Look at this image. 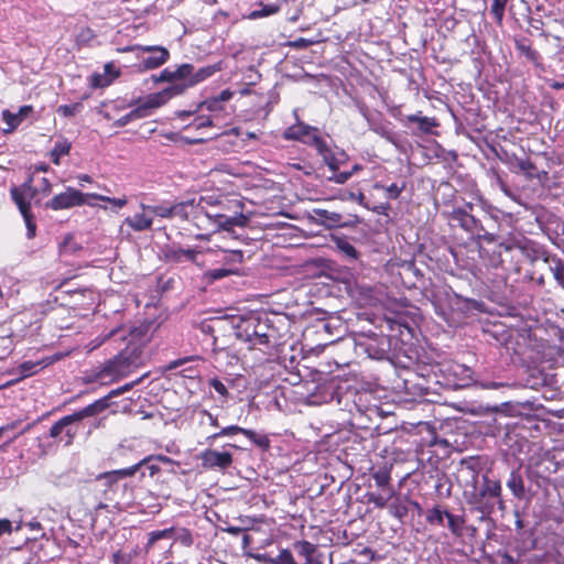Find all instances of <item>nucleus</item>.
Masks as SVG:
<instances>
[{
  "label": "nucleus",
  "instance_id": "nucleus-27",
  "mask_svg": "<svg viewBox=\"0 0 564 564\" xmlns=\"http://www.w3.org/2000/svg\"><path fill=\"white\" fill-rule=\"evenodd\" d=\"M238 268H217L208 270L204 273V280L208 283H214L215 281L221 280L224 278L238 274Z\"/></svg>",
  "mask_w": 564,
  "mask_h": 564
},
{
  "label": "nucleus",
  "instance_id": "nucleus-18",
  "mask_svg": "<svg viewBox=\"0 0 564 564\" xmlns=\"http://www.w3.org/2000/svg\"><path fill=\"white\" fill-rule=\"evenodd\" d=\"M313 213L315 215L316 220L327 228L348 227L358 223L357 216H354L352 220L346 221L343 220L341 214L323 208H315L313 209Z\"/></svg>",
  "mask_w": 564,
  "mask_h": 564
},
{
  "label": "nucleus",
  "instance_id": "nucleus-42",
  "mask_svg": "<svg viewBox=\"0 0 564 564\" xmlns=\"http://www.w3.org/2000/svg\"><path fill=\"white\" fill-rule=\"evenodd\" d=\"M317 152L323 156L325 163L327 166L336 172L339 169L338 160L335 158L334 153L332 152L330 148L325 142V148H315Z\"/></svg>",
  "mask_w": 564,
  "mask_h": 564
},
{
  "label": "nucleus",
  "instance_id": "nucleus-4",
  "mask_svg": "<svg viewBox=\"0 0 564 564\" xmlns=\"http://www.w3.org/2000/svg\"><path fill=\"white\" fill-rule=\"evenodd\" d=\"M503 252L511 254V257H513L514 253H520L531 258L532 253H536V250L534 248V243L525 237L512 238L508 241L499 242L492 246V248H488L484 245H480L479 247L480 259L490 268L505 265L506 259L502 257Z\"/></svg>",
  "mask_w": 564,
  "mask_h": 564
},
{
  "label": "nucleus",
  "instance_id": "nucleus-54",
  "mask_svg": "<svg viewBox=\"0 0 564 564\" xmlns=\"http://www.w3.org/2000/svg\"><path fill=\"white\" fill-rule=\"evenodd\" d=\"M82 104L61 105L57 112L64 117H72L82 109Z\"/></svg>",
  "mask_w": 564,
  "mask_h": 564
},
{
  "label": "nucleus",
  "instance_id": "nucleus-40",
  "mask_svg": "<svg viewBox=\"0 0 564 564\" xmlns=\"http://www.w3.org/2000/svg\"><path fill=\"white\" fill-rule=\"evenodd\" d=\"M509 0H492L490 13L498 26H502L506 7Z\"/></svg>",
  "mask_w": 564,
  "mask_h": 564
},
{
  "label": "nucleus",
  "instance_id": "nucleus-24",
  "mask_svg": "<svg viewBox=\"0 0 564 564\" xmlns=\"http://www.w3.org/2000/svg\"><path fill=\"white\" fill-rule=\"evenodd\" d=\"M421 111L415 115L406 116L408 122L417 123L419 129L424 133H431L432 128L438 127V121L435 118L422 117Z\"/></svg>",
  "mask_w": 564,
  "mask_h": 564
},
{
  "label": "nucleus",
  "instance_id": "nucleus-60",
  "mask_svg": "<svg viewBox=\"0 0 564 564\" xmlns=\"http://www.w3.org/2000/svg\"><path fill=\"white\" fill-rule=\"evenodd\" d=\"M351 177V173L346 172H338L337 171L328 177L329 181L336 183V184H344Z\"/></svg>",
  "mask_w": 564,
  "mask_h": 564
},
{
  "label": "nucleus",
  "instance_id": "nucleus-35",
  "mask_svg": "<svg viewBox=\"0 0 564 564\" xmlns=\"http://www.w3.org/2000/svg\"><path fill=\"white\" fill-rule=\"evenodd\" d=\"M335 246L349 260L358 259L359 253L357 249L347 240V238H336Z\"/></svg>",
  "mask_w": 564,
  "mask_h": 564
},
{
  "label": "nucleus",
  "instance_id": "nucleus-15",
  "mask_svg": "<svg viewBox=\"0 0 564 564\" xmlns=\"http://www.w3.org/2000/svg\"><path fill=\"white\" fill-rule=\"evenodd\" d=\"M202 466L205 469L226 470L234 463L232 454L229 452H218L216 449H205L200 454Z\"/></svg>",
  "mask_w": 564,
  "mask_h": 564
},
{
  "label": "nucleus",
  "instance_id": "nucleus-31",
  "mask_svg": "<svg viewBox=\"0 0 564 564\" xmlns=\"http://www.w3.org/2000/svg\"><path fill=\"white\" fill-rule=\"evenodd\" d=\"M376 485L382 490H389L391 486V470L387 466L380 467L372 474Z\"/></svg>",
  "mask_w": 564,
  "mask_h": 564
},
{
  "label": "nucleus",
  "instance_id": "nucleus-8",
  "mask_svg": "<svg viewBox=\"0 0 564 564\" xmlns=\"http://www.w3.org/2000/svg\"><path fill=\"white\" fill-rule=\"evenodd\" d=\"M80 429L82 423L73 412L72 414L61 417L51 426L48 437L53 438L57 444L70 446L74 444Z\"/></svg>",
  "mask_w": 564,
  "mask_h": 564
},
{
  "label": "nucleus",
  "instance_id": "nucleus-14",
  "mask_svg": "<svg viewBox=\"0 0 564 564\" xmlns=\"http://www.w3.org/2000/svg\"><path fill=\"white\" fill-rule=\"evenodd\" d=\"M10 197L12 202L17 205L19 212L21 213L23 220L26 226V237L29 239H33L36 236V221L35 216L32 213L31 202L26 198H22L18 189L10 188Z\"/></svg>",
  "mask_w": 564,
  "mask_h": 564
},
{
  "label": "nucleus",
  "instance_id": "nucleus-13",
  "mask_svg": "<svg viewBox=\"0 0 564 564\" xmlns=\"http://www.w3.org/2000/svg\"><path fill=\"white\" fill-rule=\"evenodd\" d=\"M171 210L172 219L193 220L198 228L203 227V207L200 200L197 204H195L194 200L174 203L171 204Z\"/></svg>",
  "mask_w": 564,
  "mask_h": 564
},
{
  "label": "nucleus",
  "instance_id": "nucleus-64",
  "mask_svg": "<svg viewBox=\"0 0 564 564\" xmlns=\"http://www.w3.org/2000/svg\"><path fill=\"white\" fill-rule=\"evenodd\" d=\"M12 532V523L9 519H0V536Z\"/></svg>",
  "mask_w": 564,
  "mask_h": 564
},
{
  "label": "nucleus",
  "instance_id": "nucleus-7",
  "mask_svg": "<svg viewBox=\"0 0 564 564\" xmlns=\"http://www.w3.org/2000/svg\"><path fill=\"white\" fill-rule=\"evenodd\" d=\"M90 194L91 193H83L73 186H67L64 192L54 195L50 200H47L44 204V207L54 212L70 209L84 205L94 207L95 204L89 202V199H91V197H89Z\"/></svg>",
  "mask_w": 564,
  "mask_h": 564
},
{
  "label": "nucleus",
  "instance_id": "nucleus-9",
  "mask_svg": "<svg viewBox=\"0 0 564 564\" xmlns=\"http://www.w3.org/2000/svg\"><path fill=\"white\" fill-rule=\"evenodd\" d=\"M142 51L144 53H149L150 55L143 57L138 65L140 72L152 70L164 65L171 57L170 51L161 45H130L122 48H119V52H133V51Z\"/></svg>",
  "mask_w": 564,
  "mask_h": 564
},
{
  "label": "nucleus",
  "instance_id": "nucleus-19",
  "mask_svg": "<svg viewBox=\"0 0 564 564\" xmlns=\"http://www.w3.org/2000/svg\"><path fill=\"white\" fill-rule=\"evenodd\" d=\"M232 96L234 93L230 89H224L218 96L204 100L199 107H205L208 111L218 113L224 111V102L230 100Z\"/></svg>",
  "mask_w": 564,
  "mask_h": 564
},
{
  "label": "nucleus",
  "instance_id": "nucleus-32",
  "mask_svg": "<svg viewBox=\"0 0 564 564\" xmlns=\"http://www.w3.org/2000/svg\"><path fill=\"white\" fill-rule=\"evenodd\" d=\"M387 495L376 494V492H367L365 495L368 503H373L377 508L383 509L388 506V501L394 494L393 488H389V490H384Z\"/></svg>",
  "mask_w": 564,
  "mask_h": 564
},
{
  "label": "nucleus",
  "instance_id": "nucleus-61",
  "mask_svg": "<svg viewBox=\"0 0 564 564\" xmlns=\"http://www.w3.org/2000/svg\"><path fill=\"white\" fill-rule=\"evenodd\" d=\"M130 330H127L123 326L116 327L111 329L104 338V340L109 339L111 337L118 336L121 339H126L127 334H130Z\"/></svg>",
  "mask_w": 564,
  "mask_h": 564
},
{
  "label": "nucleus",
  "instance_id": "nucleus-5",
  "mask_svg": "<svg viewBox=\"0 0 564 564\" xmlns=\"http://www.w3.org/2000/svg\"><path fill=\"white\" fill-rule=\"evenodd\" d=\"M141 350L135 345H128L118 355L102 364L104 372L108 375V382H116L139 368Z\"/></svg>",
  "mask_w": 564,
  "mask_h": 564
},
{
  "label": "nucleus",
  "instance_id": "nucleus-1",
  "mask_svg": "<svg viewBox=\"0 0 564 564\" xmlns=\"http://www.w3.org/2000/svg\"><path fill=\"white\" fill-rule=\"evenodd\" d=\"M220 70V62L200 67L197 70L189 63L181 64L175 69L164 68L159 75H152V80L154 83H170V86L161 91L150 94L141 105L122 118L123 123L134 118L148 116L151 109L162 107L172 98L183 95L186 89L206 80Z\"/></svg>",
  "mask_w": 564,
  "mask_h": 564
},
{
  "label": "nucleus",
  "instance_id": "nucleus-29",
  "mask_svg": "<svg viewBox=\"0 0 564 564\" xmlns=\"http://www.w3.org/2000/svg\"><path fill=\"white\" fill-rule=\"evenodd\" d=\"M220 261L224 268H237L243 262V252L241 250H221Z\"/></svg>",
  "mask_w": 564,
  "mask_h": 564
},
{
  "label": "nucleus",
  "instance_id": "nucleus-63",
  "mask_svg": "<svg viewBox=\"0 0 564 564\" xmlns=\"http://www.w3.org/2000/svg\"><path fill=\"white\" fill-rule=\"evenodd\" d=\"M554 278L564 286V263L558 262L554 268Z\"/></svg>",
  "mask_w": 564,
  "mask_h": 564
},
{
  "label": "nucleus",
  "instance_id": "nucleus-39",
  "mask_svg": "<svg viewBox=\"0 0 564 564\" xmlns=\"http://www.w3.org/2000/svg\"><path fill=\"white\" fill-rule=\"evenodd\" d=\"M175 534V529L173 527L166 528L163 530L152 531L149 533V539L147 542V549L153 547V545L162 539H172Z\"/></svg>",
  "mask_w": 564,
  "mask_h": 564
},
{
  "label": "nucleus",
  "instance_id": "nucleus-41",
  "mask_svg": "<svg viewBox=\"0 0 564 564\" xmlns=\"http://www.w3.org/2000/svg\"><path fill=\"white\" fill-rule=\"evenodd\" d=\"M377 189H383L386 192V197L389 199H397L400 197L401 193L405 189V183L398 185L397 183H392L389 186H384L382 184L376 183L373 185Z\"/></svg>",
  "mask_w": 564,
  "mask_h": 564
},
{
  "label": "nucleus",
  "instance_id": "nucleus-56",
  "mask_svg": "<svg viewBox=\"0 0 564 564\" xmlns=\"http://www.w3.org/2000/svg\"><path fill=\"white\" fill-rule=\"evenodd\" d=\"M142 467H145L151 478L159 481L160 474L162 473V468L159 464L154 463L153 460H150L148 463H143Z\"/></svg>",
  "mask_w": 564,
  "mask_h": 564
},
{
  "label": "nucleus",
  "instance_id": "nucleus-33",
  "mask_svg": "<svg viewBox=\"0 0 564 564\" xmlns=\"http://www.w3.org/2000/svg\"><path fill=\"white\" fill-rule=\"evenodd\" d=\"M104 70H105L106 75L111 76V79L102 83L101 76L99 74H95L93 76V84L95 87H102V86L109 85L112 82V79L118 78L121 74L120 70L116 68V66L112 62L106 63L104 66Z\"/></svg>",
  "mask_w": 564,
  "mask_h": 564
},
{
  "label": "nucleus",
  "instance_id": "nucleus-30",
  "mask_svg": "<svg viewBox=\"0 0 564 564\" xmlns=\"http://www.w3.org/2000/svg\"><path fill=\"white\" fill-rule=\"evenodd\" d=\"M34 173H30L25 182L20 186H11V188L18 189L22 198H26L31 202L37 195V187L33 186Z\"/></svg>",
  "mask_w": 564,
  "mask_h": 564
},
{
  "label": "nucleus",
  "instance_id": "nucleus-22",
  "mask_svg": "<svg viewBox=\"0 0 564 564\" xmlns=\"http://www.w3.org/2000/svg\"><path fill=\"white\" fill-rule=\"evenodd\" d=\"M507 487L511 490L512 495L521 500L525 496L524 481L521 476L520 469H512L507 480Z\"/></svg>",
  "mask_w": 564,
  "mask_h": 564
},
{
  "label": "nucleus",
  "instance_id": "nucleus-55",
  "mask_svg": "<svg viewBox=\"0 0 564 564\" xmlns=\"http://www.w3.org/2000/svg\"><path fill=\"white\" fill-rule=\"evenodd\" d=\"M229 346L226 344L225 337L221 339L218 336H212V351L214 354H219L223 351H228Z\"/></svg>",
  "mask_w": 564,
  "mask_h": 564
},
{
  "label": "nucleus",
  "instance_id": "nucleus-58",
  "mask_svg": "<svg viewBox=\"0 0 564 564\" xmlns=\"http://www.w3.org/2000/svg\"><path fill=\"white\" fill-rule=\"evenodd\" d=\"M478 237V245H482V242H487L488 245H496L497 242V236L490 232L485 231V229L478 234H476Z\"/></svg>",
  "mask_w": 564,
  "mask_h": 564
},
{
  "label": "nucleus",
  "instance_id": "nucleus-12",
  "mask_svg": "<svg viewBox=\"0 0 564 564\" xmlns=\"http://www.w3.org/2000/svg\"><path fill=\"white\" fill-rule=\"evenodd\" d=\"M474 205L466 203L465 207H455L446 214V218L453 226L460 227L466 232L471 235L478 234L484 230V227L479 219L470 214Z\"/></svg>",
  "mask_w": 564,
  "mask_h": 564
},
{
  "label": "nucleus",
  "instance_id": "nucleus-47",
  "mask_svg": "<svg viewBox=\"0 0 564 564\" xmlns=\"http://www.w3.org/2000/svg\"><path fill=\"white\" fill-rule=\"evenodd\" d=\"M2 119L8 124V129L4 130L6 133L13 132L22 122L21 118L17 113H12L10 110L2 111Z\"/></svg>",
  "mask_w": 564,
  "mask_h": 564
},
{
  "label": "nucleus",
  "instance_id": "nucleus-46",
  "mask_svg": "<svg viewBox=\"0 0 564 564\" xmlns=\"http://www.w3.org/2000/svg\"><path fill=\"white\" fill-rule=\"evenodd\" d=\"M174 540L185 547H191L194 543L192 531L187 528L175 530Z\"/></svg>",
  "mask_w": 564,
  "mask_h": 564
},
{
  "label": "nucleus",
  "instance_id": "nucleus-57",
  "mask_svg": "<svg viewBox=\"0 0 564 564\" xmlns=\"http://www.w3.org/2000/svg\"><path fill=\"white\" fill-rule=\"evenodd\" d=\"M209 386L224 399L228 397V390L226 386L217 378L209 381Z\"/></svg>",
  "mask_w": 564,
  "mask_h": 564
},
{
  "label": "nucleus",
  "instance_id": "nucleus-62",
  "mask_svg": "<svg viewBox=\"0 0 564 564\" xmlns=\"http://www.w3.org/2000/svg\"><path fill=\"white\" fill-rule=\"evenodd\" d=\"M52 192V183L47 177H42L40 187L37 188V194H42L47 196Z\"/></svg>",
  "mask_w": 564,
  "mask_h": 564
},
{
  "label": "nucleus",
  "instance_id": "nucleus-23",
  "mask_svg": "<svg viewBox=\"0 0 564 564\" xmlns=\"http://www.w3.org/2000/svg\"><path fill=\"white\" fill-rule=\"evenodd\" d=\"M448 512L442 505H435L426 511L425 520L430 525L443 527L444 519L447 518Z\"/></svg>",
  "mask_w": 564,
  "mask_h": 564
},
{
  "label": "nucleus",
  "instance_id": "nucleus-48",
  "mask_svg": "<svg viewBox=\"0 0 564 564\" xmlns=\"http://www.w3.org/2000/svg\"><path fill=\"white\" fill-rule=\"evenodd\" d=\"M213 127V119L210 116H196L191 123L185 127V130L195 129L202 130Z\"/></svg>",
  "mask_w": 564,
  "mask_h": 564
},
{
  "label": "nucleus",
  "instance_id": "nucleus-37",
  "mask_svg": "<svg viewBox=\"0 0 564 564\" xmlns=\"http://www.w3.org/2000/svg\"><path fill=\"white\" fill-rule=\"evenodd\" d=\"M246 430L247 429L238 426V425H229V426L223 427L219 432H216V433L207 436L206 442L213 443L214 441H216L220 437H224V436H232V435H237V434L245 435Z\"/></svg>",
  "mask_w": 564,
  "mask_h": 564
},
{
  "label": "nucleus",
  "instance_id": "nucleus-36",
  "mask_svg": "<svg viewBox=\"0 0 564 564\" xmlns=\"http://www.w3.org/2000/svg\"><path fill=\"white\" fill-rule=\"evenodd\" d=\"M149 213H151L152 220L155 219H172L171 204L163 203L159 205H149Z\"/></svg>",
  "mask_w": 564,
  "mask_h": 564
},
{
  "label": "nucleus",
  "instance_id": "nucleus-44",
  "mask_svg": "<svg viewBox=\"0 0 564 564\" xmlns=\"http://www.w3.org/2000/svg\"><path fill=\"white\" fill-rule=\"evenodd\" d=\"M264 560L271 564H297L292 552L288 549H283L275 557H264Z\"/></svg>",
  "mask_w": 564,
  "mask_h": 564
},
{
  "label": "nucleus",
  "instance_id": "nucleus-43",
  "mask_svg": "<svg viewBox=\"0 0 564 564\" xmlns=\"http://www.w3.org/2000/svg\"><path fill=\"white\" fill-rule=\"evenodd\" d=\"M89 197H91V199L109 203L112 206H115L117 209H121L122 207H124L128 204V199H127L126 195H123L121 197H109V196H105L101 194L91 193L89 195Z\"/></svg>",
  "mask_w": 564,
  "mask_h": 564
},
{
  "label": "nucleus",
  "instance_id": "nucleus-26",
  "mask_svg": "<svg viewBox=\"0 0 564 564\" xmlns=\"http://www.w3.org/2000/svg\"><path fill=\"white\" fill-rule=\"evenodd\" d=\"M447 528L451 531V533L457 538L463 536L464 534V528L466 524V518L464 514H453L448 512L447 514Z\"/></svg>",
  "mask_w": 564,
  "mask_h": 564
},
{
  "label": "nucleus",
  "instance_id": "nucleus-38",
  "mask_svg": "<svg viewBox=\"0 0 564 564\" xmlns=\"http://www.w3.org/2000/svg\"><path fill=\"white\" fill-rule=\"evenodd\" d=\"M245 436L250 440L257 447L268 451L270 448V438L265 434H259L253 430H246Z\"/></svg>",
  "mask_w": 564,
  "mask_h": 564
},
{
  "label": "nucleus",
  "instance_id": "nucleus-25",
  "mask_svg": "<svg viewBox=\"0 0 564 564\" xmlns=\"http://www.w3.org/2000/svg\"><path fill=\"white\" fill-rule=\"evenodd\" d=\"M514 46L520 54L531 62H536L540 58L539 53L532 47L531 41L527 37L516 40Z\"/></svg>",
  "mask_w": 564,
  "mask_h": 564
},
{
  "label": "nucleus",
  "instance_id": "nucleus-6",
  "mask_svg": "<svg viewBox=\"0 0 564 564\" xmlns=\"http://www.w3.org/2000/svg\"><path fill=\"white\" fill-rule=\"evenodd\" d=\"M473 503L478 505V510L482 514H490L497 503L500 510H505V501L502 499V487L498 479H490L487 475L482 476V484L477 494L474 495Z\"/></svg>",
  "mask_w": 564,
  "mask_h": 564
},
{
  "label": "nucleus",
  "instance_id": "nucleus-34",
  "mask_svg": "<svg viewBox=\"0 0 564 564\" xmlns=\"http://www.w3.org/2000/svg\"><path fill=\"white\" fill-rule=\"evenodd\" d=\"M260 6L262 8L260 10L251 11L248 15V19L257 20V19L270 17V15L278 13L281 9V6L278 3L263 4L262 2H260Z\"/></svg>",
  "mask_w": 564,
  "mask_h": 564
},
{
  "label": "nucleus",
  "instance_id": "nucleus-45",
  "mask_svg": "<svg viewBox=\"0 0 564 564\" xmlns=\"http://www.w3.org/2000/svg\"><path fill=\"white\" fill-rule=\"evenodd\" d=\"M64 284L65 283H61L58 285V290H61V292L63 294H66L70 297H75V296H82L83 299H89V300H93V295H94V291L89 288H77V289H65L63 290L64 288Z\"/></svg>",
  "mask_w": 564,
  "mask_h": 564
},
{
  "label": "nucleus",
  "instance_id": "nucleus-50",
  "mask_svg": "<svg viewBox=\"0 0 564 564\" xmlns=\"http://www.w3.org/2000/svg\"><path fill=\"white\" fill-rule=\"evenodd\" d=\"M389 512L394 518L402 520L406 517L409 509L405 505L401 503L398 499L389 505Z\"/></svg>",
  "mask_w": 564,
  "mask_h": 564
},
{
  "label": "nucleus",
  "instance_id": "nucleus-59",
  "mask_svg": "<svg viewBox=\"0 0 564 564\" xmlns=\"http://www.w3.org/2000/svg\"><path fill=\"white\" fill-rule=\"evenodd\" d=\"M313 44L312 40L305 39V37H299L294 41L289 42V46L296 48V50H304L310 47Z\"/></svg>",
  "mask_w": 564,
  "mask_h": 564
},
{
  "label": "nucleus",
  "instance_id": "nucleus-16",
  "mask_svg": "<svg viewBox=\"0 0 564 564\" xmlns=\"http://www.w3.org/2000/svg\"><path fill=\"white\" fill-rule=\"evenodd\" d=\"M120 394V390H111L107 395L94 401L93 403L86 405L85 408L75 411L74 414L77 416L79 422L82 423L84 419L96 416L102 412H105L110 406V400Z\"/></svg>",
  "mask_w": 564,
  "mask_h": 564
},
{
  "label": "nucleus",
  "instance_id": "nucleus-11",
  "mask_svg": "<svg viewBox=\"0 0 564 564\" xmlns=\"http://www.w3.org/2000/svg\"><path fill=\"white\" fill-rule=\"evenodd\" d=\"M283 138L301 141L314 148H325V140L318 134L317 129L303 122L288 127L283 132Z\"/></svg>",
  "mask_w": 564,
  "mask_h": 564
},
{
  "label": "nucleus",
  "instance_id": "nucleus-21",
  "mask_svg": "<svg viewBox=\"0 0 564 564\" xmlns=\"http://www.w3.org/2000/svg\"><path fill=\"white\" fill-rule=\"evenodd\" d=\"M293 549L296 553L305 558V564H321L318 561H314V555L317 552V545L306 540L295 541Z\"/></svg>",
  "mask_w": 564,
  "mask_h": 564
},
{
  "label": "nucleus",
  "instance_id": "nucleus-49",
  "mask_svg": "<svg viewBox=\"0 0 564 564\" xmlns=\"http://www.w3.org/2000/svg\"><path fill=\"white\" fill-rule=\"evenodd\" d=\"M47 364L43 361L33 362V361H24L19 366L20 372L22 377H29L39 371V369H43Z\"/></svg>",
  "mask_w": 564,
  "mask_h": 564
},
{
  "label": "nucleus",
  "instance_id": "nucleus-51",
  "mask_svg": "<svg viewBox=\"0 0 564 564\" xmlns=\"http://www.w3.org/2000/svg\"><path fill=\"white\" fill-rule=\"evenodd\" d=\"M150 460H153L156 464H159V463L169 464V465L175 464V462L171 457H169V456H165V455H162V454L149 455V456L144 457L143 459H141L139 463L135 464V466H138V470H140V468L142 467L143 463H148Z\"/></svg>",
  "mask_w": 564,
  "mask_h": 564
},
{
  "label": "nucleus",
  "instance_id": "nucleus-20",
  "mask_svg": "<svg viewBox=\"0 0 564 564\" xmlns=\"http://www.w3.org/2000/svg\"><path fill=\"white\" fill-rule=\"evenodd\" d=\"M138 471V466L132 465L127 468L117 469L107 471L104 474H100L97 479H104L108 486H112L113 484H117L120 479L126 477H132Z\"/></svg>",
  "mask_w": 564,
  "mask_h": 564
},
{
  "label": "nucleus",
  "instance_id": "nucleus-17",
  "mask_svg": "<svg viewBox=\"0 0 564 564\" xmlns=\"http://www.w3.org/2000/svg\"><path fill=\"white\" fill-rule=\"evenodd\" d=\"M149 205L140 203V212L124 218L123 224L135 232L148 231L152 229L153 220L149 213Z\"/></svg>",
  "mask_w": 564,
  "mask_h": 564
},
{
  "label": "nucleus",
  "instance_id": "nucleus-2",
  "mask_svg": "<svg viewBox=\"0 0 564 564\" xmlns=\"http://www.w3.org/2000/svg\"><path fill=\"white\" fill-rule=\"evenodd\" d=\"M235 336L249 344L250 349H258L272 355L282 344V335L267 314L252 312L241 316L235 327Z\"/></svg>",
  "mask_w": 564,
  "mask_h": 564
},
{
  "label": "nucleus",
  "instance_id": "nucleus-28",
  "mask_svg": "<svg viewBox=\"0 0 564 564\" xmlns=\"http://www.w3.org/2000/svg\"><path fill=\"white\" fill-rule=\"evenodd\" d=\"M70 149H72V143L69 141H67L66 139L55 142L53 149L50 152L52 162L55 165H59L61 158L69 154Z\"/></svg>",
  "mask_w": 564,
  "mask_h": 564
},
{
  "label": "nucleus",
  "instance_id": "nucleus-10",
  "mask_svg": "<svg viewBox=\"0 0 564 564\" xmlns=\"http://www.w3.org/2000/svg\"><path fill=\"white\" fill-rule=\"evenodd\" d=\"M204 250L202 248H182L181 246L171 245L162 249V257L165 263L169 264H184L193 263L203 267L204 262L200 261Z\"/></svg>",
  "mask_w": 564,
  "mask_h": 564
},
{
  "label": "nucleus",
  "instance_id": "nucleus-3",
  "mask_svg": "<svg viewBox=\"0 0 564 564\" xmlns=\"http://www.w3.org/2000/svg\"><path fill=\"white\" fill-rule=\"evenodd\" d=\"M203 207V223L209 221L224 230H232L235 227H243L249 218L243 214L245 204L236 195H219L200 197Z\"/></svg>",
  "mask_w": 564,
  "mask_h": 564
},
{
  "label": "nucleus",
  "instance_id": "nucleus-53",
  "mask_svg": "<svg viewBox=\"0 0 564 564\" xmlns=\"http://www.w3.org/2000/svg\"><path fill=\"white\" fill-rule=\"evenodd\" d=\"M104 380L108 381V375H107V372H104L102 365L96 371H94L93 373H90L84 378L85 383H94V382L104 381Z\"/></svg>",
  "mask_w": 564,
  "mask_h": 564
},
{
  "label": "nucleus",
  "instance_id": "nucleus-52",
  "mask_svg": "<svg viewBox=\"0 0 564 564\" xmlns=\"http://www.w3.org/2000/svg\"><path fill=\"white\" fill-rule=\"evenodd\" d=\"M518 167L528 176L533 177L536 171L535 164L530 159H522L517 162Z\"/></svg>",
  "mask_w": 564,
  "mask_h": 564
}]
</instances>
